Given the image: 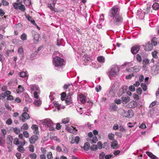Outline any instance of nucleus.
<instances>
[{
  "mask_svg": "<svg viewBox=\"0 0 159 159\" xmlns=\"http://www.w3.org/2000/svg\"><path fill=\"white\" fill-rule=\"evenodd\" d=\"M109 23L111 25H119L123 22V18L118 6L112 8L108 14Z\"/></svg>",
  "mask_w": 159,
  "mask_h": 159,
  "instance_id": "nucleus-1",
  "label": "nucleus"
},
{
  "mask_svg": "<svg viewBox=\"0 0 159 159\" xmlns=\"http://www.w3.org/2000/svg\"><path fill=\"white\" fill-rule=\"evenodd\" d=\"M119 70V69L117 66H112L108 73V75L110 78L111 79V77H116L117 75Z\"/></svg>",
  "mask_w": 159,
  "mask_h": 159,
  "instance_id": "nucleus-2",
  "label": "nucleus"
},
{
  "mask_svg": "<svg viewBox=\"0 0 159 159\" xmlns=\"http://www.w3.org/2000/svg\"><path fill=\"white\" fill-rule=\"evenodd\" d=\"M53 63L55 67H61L64 65V60L58 57H56L53 58Z\"/></svg>",
  "mask_w": 159,
  "mask_h": 159,
  "instance_id": "nucleus-3",
  "label": "nucleus"
},
{
  "mask_svg": "<svg viewBox=\"0 0 159 159\" xmlns=\"http://www.w3.org/2000/svg\"><path fill=\"white\" fill-rule=\"evenodd\" d=\"M42 124L45 126L49 127L50 130L54 131L55 130V128L53 126V123L50 119L47 118L44 119L42 122Z\"/></svg>",
  "mask_w": 159,
  "mask_h": 159,
  "instance_id": "nucleus-4",
  "label": "nucleus"
},
{
  "mask_svg": "<svg viewBox=\"0 0 159 159\" xmlns=\"http://www.w3.org/2000/svg\"><path fill=\"white\" fill-rule=\"evenodd\" d=\"M22 1L19 2L18 3H13V6L14 8L17 10H19L22 11H25V8L24 5L22 4Z\"/></svg>",
  "mask_w": 159,
  "mask_h": 159,
  "instance_id": "nucleus-5",
  "label": "nucleus"
},
{
  "mask_svg": "<svg viewBox=\"0 0 159 159\" xmlns=\"http://www.w3.org/2000/svg\"><path fill=\"white\" fill-rule=\"evenodd\" d=\"M36 134L33 135L29 139V142L31 144H34L39 139V137Z\"/></svg>",
  "mask_w": 159,
  "mask_h": 159,
  "instance_id": "nucleus-6",
  "label": "nucleus"
},
{
  "mask_svg": "<svg viewBox=\"0 0 159 159\" xmlns=\"http://www.w3.org/2000/svg\"><path fill=\"white\" fill-rule=\"evenodd\" d=\"M30 118L29 115L26 112L22 113V115L20 117V119L23 122L25 121V120H28Z\"/></svg>",
  "mask_w": 159,
  "mask_h": 159,
  "instance_id": "nucleus-7",
  "label": "nucleus"
},
{
  "mask_svg": "<svg viewBox=\"0 0 159 159\" xmlns=\"http://www.w3.org/2000/svg\"><path fill=\"white\" fill-rule=\"evenodd\" d=\"M119 112L121 116L127 118L130 117L129 111H125L124 109H121L120 110Z\"/></svg>",
  "mask_w": 159,
  "mask_h": 159,
  "instance_id": "nucleus-8",
  "label": "nucleus"
},
{
  "mask_svg": "<svg viewBox=\"0 0 159 159\" xmlns=\"http://www.w3.org/2000/svg\"><path fill=\"white\" fill-rule=\"evenodd\" d=\"M72 94V93L71 92H70L66 97L65 102L67 105H70L72 103V99L71 97Z\"/></svg>",
  "mask_w": 159,
  "mask_h": 159,
  "instance_id": "nucleus-9",
  "label": "nucleus"
},
{
  "mask_svg": "<svg viewBox=\"0 0 159 159\" xmlns=\"http://www.w3.org/2000/svg\"><path fill=\"white\" fill-rule=\"evenodd\" d=\"M13 143L17 145L24 146L26 143V142L25 140H24V142H20L18 138H16L14 139Z\"/></svg>",
  "mask_w": 159,
  "mask_h": 159,
  "instance_id": "nucleus-10",
  "label": "nucleus"
},
{
  "mask_svg": "<svg viewBox=\"0 0 159 159\" xmlns=\"http://www.w3.org/2000/svg\"><path fill=\"white\" fill-rule=\"evenodd\" d=\"M66 129L68 132L74 134H76L77 130L73 127H71L69 126H66Z\"/></svg>",
  "mask_w": 159,
  "mask_h": 159,
  "instance_id": "nucleus-11",
  "label": "nucleus"
},
{
  "mask_svg": "<svg viewBox=\"0 0 159 159\" xmlns=\"http://www.w3.org/2000/svg\"><path fill=\"white\" fill-rule=\"evenodd\" d=\"M32 36L34 40V42L35 43L39 41V35L38 33L34 31H32Z\"/></svg>",
  "mask_w": 159,
  "mask_h": 159,
  "instance_id": "nucleus-12",
  "label": "nucleus"
},
{
  "mask_svg": "<svg viewBox=\"0 0 159 159\" xmlns=\"http://www.w3.org/2000/svg\"><path fill=\"white\" fill-rule=\"evenodd\" d=\"M152 44L150 42H148L146 44L144 49L145 51H148L151 50L153 48Z\"/></svg>",
  "mask_w": 159,
  "mask_h": 159,
  "instance_id": "nucleus-13",
  "label": "nucleus"
},
{
  "mask_svg": "<svg viewBox=\"0 0 159 159\" xmlns=\"http://www.w3.org/2000/svg\"><path fill=\"white\" fill-rule=\"evenodd\" d=\"M78 100L81 103L84 104L86 102V97L83 94H81L78 97Z\"/></svg>",
  "mask_w": 159,
  "mask_h": 159,
  "instance_id": "nucleus-14",
  "label": "nucleus"
},
{
  "mask_svg": "<svg viewBox=\"0 0 159 159\" xmlns=\"http://www.w3.org/2000/svg\"><path fill=\"white\" fill-rule=\"evenodd\" d=\"M139 46L135 45L131 48V51L133 54H135L139 52Z\"/></svg>",
  "mask_w": 159,
  "mask_h": 159,
  "instance_id": "nucleus-15",
  "label": "nucleus"
},
{
  "mask_svg": "<svg viewBox=\"0 0 159 159\" xmlns=\"http://www.w3.org/2000/svg\"><path fill=\"white\" fill-rule=\"evenodd\" d=\"M155 2L152 5V9L155 10H157L159 9L158 0H154Z\"/></svg>",
  "mask_w": 159,
  "mask_h": 159,
  "instance_id": "nucleus-16",
  "label": "nucleus"
},
{
  "mask_svg": "<svg viewBox=\"0 0 159 159\" xmlns=\"http://www.w3.org/2000/svg\"><path fill=\"white\" fill-rule=\"evenodd\" d=\"M12 137L11 135H8L7 139V142L8 144V147H10L12 145Z\"/></svg>",
  "mask_w": 159,
  "mask_h": 159,
  "instance_id": "nucleus-17",
  "label": "nucleus"
},
{
  "mask_svg": "<svg viewBox=\"0 0 159 159\" xmlns=\"http://www.w3.org/2000/svg\"><path fill=\"white\" fill-rule=\"evenodd\" d=\"M111 147L113 149H117L119 147V146L118 144V143L116 140H114L111 143Z\"/></svg>",
  "mask_w": 159,
  "mask_h": 159,
  "instance_id": "nucleus-18",
  "label": "nucleus"
},
{
  "mask_svg": "<svg viewBox=\"0 0 159 159\" xmlns=\"http://www.w3.org/2000/svg\"><path fill=\"white\" fill-rule=\"evenodd\" d=\"M31 128L34 130V134H39L38 126L36 125H33L31 126Z\"/></svg>",
  "mask_w": 159,
  "mask_h": 159,
  "instance_id": "nucleus-19",
  "label": "nucleus"
},
{
  "mask_svg": "<svg viewBox=\"0 0 159 159\" xmlns=\"http://www.w3.org/2000/svg\"><path fill=\"white\" fill-rule=\"evenodd\" d=\"M30 88L31 92L36 91H39V86L35 84L31 85Z\"/></svg>",
  "mask_w": 159,
  "mask_h": 159,
  "instance_id": "nucleus-20",
  "label": "nucleus"
},
{
  "mask_svg": "<svg viewBox=\"0 0 159 159\" xmlns=\"http://www.w3.org/2000/svg\"><path fill=\"white\" fill-rule=\"evenodd\" d=\"M5 137L4 135H2V134H0V145L3 146L5 143V141L4 140Z\"/></svg>",
  "mask_w": 159,
  "mask_h": 159,
  "instance_id": "nucleus-21",
  "label": "nucleus"
},
{
  "mask_svg": "<svg viewBox=\"0 0 159 159\" xmlns=\"http://www.w3.org/2000/svg\"><path fill=\"white\" fill-rule=\"evenodd\" d=\"M73 87V85L71 84H64L63 88L64 90L69 89L70 91V89H72Z\"/></svg>",
  "mask_w": 159,
  "mask_h": 159,
  "instance_id": "nucleus-22",
  "label": "nucleus"
},
{
  "mask_svg": "<svg viewBox=\"0 0 159 159\" xmlns=\"http://www.w3.org/2000/svg\"><path fill=\"white\" fill-rule=\"evenodd\" d=\"M25 16L27 19L29 21H30L32 24H35V21L33 20L31 16H30L29 15H26V14H25Z\"/></svg>",
  "mask_w": 159,
  "mask_h": 159,
  "instance_id": "nucleus-23",
  "label": "nucleus"
},
{
  "mask_svg": "<svg viewBox=\"0 0 159 159\" xmlns=\"http://www.w3.org/2000/svg\"><path fill=\"white\" fill-rule=\"evenodd\" d=\"M121 99L123 101V104H126L130 100V98L129 97H123Z\"/></svg>",
  "mask_w": 159,
  "mask_h": 159,
  "instance_id": "nucleus-24",
  "label": "nucleus"
},
{
  "mask_svg": "<svg viewBox=\"0 0 159 159\" xmlns=\"http://www.w3.org/2000/svg\"><path fill=\"white\" fill-rule=\"evenodd\" d=\"M18 52L20 56L23 57L24 56V51L22 47H20L18 48Z\"/></svg>",
  "mask_w": 159,
  "mask_h": 159,
  "instance_id": "nucleus-25",
  "label": "nucleus"
},
{
  "mask_svg": "<svg viewBox=\"0 0 159 159\" xmlns=\"http://www.w3.org/2000/svg\"><path fill=\"white\" fill-rule=\"evenodd\" d=\"M146 153L147 155L151 158V159H157L156 157L154 155H153L151 152H149L147 151Z\"/></svg>",
  "mask_w": 159,
  "mask_h": 159,
  "instance_id": "nucleus-26",
  "label": "nucleus"
},
{
  "mask_svg": "<svg viewBox=\"0 0 159 159\" xmlns=\"http://www.w3.org/2000/svg\"><path fill=\"white\" fill-rule=\"evenodd\" d=\"M129 105L131 108H135L137 106V103L134 101H132L129 103Z\"/></svg>",
  "mask_w": 159,
  "mask_h": 159,
  "instance_id": "nucleus-27",
  "label": "nucleus"
},
{
  "mask_svg": "<svg viewBox=\"0 0 159 159\" xmlns=\"http://www.w3.org/2000/svg\"><path fill=\"white\" fill-rule=\"evenodd\" d=\"M158 41V39L156 37L153 38L151 41V43L152 44V45L155 46L157 44V42Z\"/></svg>",
  "mask_w": 159,
  "mask_h": 159,
  "instance_id": "nucleus-28",
  "label": "nucleus"
},
{
  "mask_svg": "<svg viewBox=\"0 0 159 159\" xmlns=\"http://www.w3.org/2000/svg\"><path fill=\"white\" fill-rule=\"evenodd\" d=\"M127 89V86L126 85L123 86L120 90V91L121 92V94H124L126 91Z\"/></svg>",
  "mask_w": 159,
  "mask_h": 159,
  "instance_id": "nucleus-29",
  "label": "nucleus"
},
{
  "mask_svg": "<svg viewBox=\"0 0 159 159\" xmlns=\"http://www.w3.org/2000/svg\"><path fill=\"white\" fill-rule=\"evenodd\" d=\"M29 128V127L26 123H24V125L20 128V129L21 131L25 130H27Z\"/></svg>",
  "mask_w": 159,
  "mask_h": 159,
  "instance_id": "nucleus-30",
  "label": "nucleus"
},
{
  "mask_svg": "<svg viewBox=\"0 0 159 159\" xmlns=\"http://www.w3.org/2000/svg\"><path fill=\"white\" fill-rule=\"evenodd\" d=\"M34 104L36 107L40 106L42 104V102L40 100H35L34 101Z\"/></svg>",
  "mask_w": 159,
  "mask_h": 159,
  "instance_id": "nucleus-31",
  "label": "nucleus"
},
{
  "mask_svg": "<svg viewBox=\"0 0 159 159\" xmlns=\"http://www.w3.org/2000/svg\"><path fill=\"white\" fill-rule=\"evenodd\" d=\"M22 146H23L19 145L17 148L18 151L21 153H24L25 151V149Z\"/></svg>",
  "mask_w": 159,
  "mask_h": 159,
  "instance_id": "nucleus-32",
  "label": "nucleus"
},
{
  "mask_svg": "<svg viewBox=\"0 0 159 159\" xmlns=\"http://www.w3.org/2000/svg\"><path fill=\"white\" fill-rule=\"evenodd\" d=\"M90 148V144L89 143L86 142L84 144V149L85 150L88 151Z\"/></svg>",
  "mask_w": 159,
  "mask_h": 159,
  "instance_id": "nucleus-33",
  "label": "nucleus"
},
{
  "mask_svg": "<svg viewBox=\"0 0 159 159\" xmlns=\"http://www.w3.org/2000/svg\"><path fill=\"white\" fill-rule=\"evenodd\" d=\"M117 107L114 103L111 104V110L113 111H116L117 110Z\"/></svg>",
  "mask_w": 159,
  "mask_h": 159,
  "instance_id": "nucleus-34",
  "label": "nucleus"
},
{
  "mask_svg": "<svg viewBox=\"0 0 159 159\" xmlns=\"http://www.w3.org/2000/svg\"><path fill=\"white\" fill-rule=\"evenodd\" d=\"M126 70L128 72H130L131 71H134L135 70H136L137 71H139L138 69H137V66H135L133 67L130 68L129 69H127Z\"/></svg>",
  "mask_w": 159,
  "mask_h": 159,
  "instance_id": "nucleus-35",
  "label": "nucleus"
},
{
  "mask_svg": "<svg viewBox=\"0 0 159 159\" xmlns=\"http://www.w3.org/2000/svg\"><path fill=\"white\" fill-rule=\"evenodd\" d=\"M114 136L115 135L114 134L112 133H111L108 134V139L110 140H113V141L114 140H115L114 139Z\"/></svg>",
  "mask_w": 159,
  "mask_h": 159,
  "instance_id": "nucleus-36",
  "label": "nucleus"
},
{
  "mask_svg": "<svg viewBox=\"0 0 159 159\" xmlns=\"http://www.w3.org/2000/svg\"><path fill=\"white\" fill-rule=\"evenodd\" d=\"M98 60L100 62L104 63L105 62L104 57L102 56L98 57Z\"/></svg>",
  "mask_w": 159,
  "mask_h": 159,
  "instance_id": "nucleus-37",
  "label": "nucleus"
},
{
  "mask_svg": "<svg viewBox=\"0 0 159 159\" xmlns=\"http://www.w3.org/2000/svg\"><path fill=\"white\" fill-rule=\"evenodd\" d=\"M48 7L50 8L51 10L56 11H55L56 9L55 7V6L54 5H52V4L48 3Z\"/></svg>",
  "mask_w": 159,
  "mask_h": 159,
  "instance_id": "nucleus-38",
  "label": "nucleus"
},
{
  "mask_svg": "<svg viewBox=\"0 0 159 159\" xmlns=\"http://www.w3.org/2000/svg\"><path fill=\"white\" fill-rule=\"evenodd\" d=\"M20 77L22 78H25L27 76V74L26 72H22L19 73Z\"/></svg>",
  "mask_w": 159,
  "mask_h": 159,
  "instance_id": "nucleus-39",
  "label": "nucleus"
},
{
  "mask_svg": "<svg viewBox=\"0 0 159 159\" xmlns=\"http://www.w3.org/2000/svg\"><path fill=\"white\" fill-rule=\"evenodd\" d=\"M27 36L26 34L25 33L23 34L20 36V39L23 41L27 39Z\"/></svg>",
  "mask_w": 159,
  "mask_h": 159,
  "instance_id": "nucleus-40",
  "label": "nucleus"
},
{
  "mask_svg": "<svg viewBox=\"0 0 159 159\" xmlns=\"http://www.w3.org/2000/svg\"><path fill=\"white\" fill-rule=\"evenodd\" d=\"M21 129L17 127H15L13 129L14 132L16 134H19L20 133Z\"/></svg>",
  "mask_w": 159,
  "mask_h": 159,
  "instance_id": "nucleus-41",
  "label": "nucleus"
},
{
  "mask_svg": "<svg viewBox=\"0 0 159 159\" xmlns=\"http://www.w3.org/2000/svg\"><path fill=\"white\" fill-rule=\"evenodd\" d=\"M149 63V61L148 59H144L143 60V65H148Z\"/></svg>",
  "mask_w": 159,
  "mask_h": 159,
  "instance_id": "nucleus-42",
  "label": "nucleus"
},
{
  "mask_svg": "<svg viewBox=\"0 0 159 159\" xmlns=\"http://www.w3.org/2000/svg\"><path fill=\"white\" fill-rule=\"evenodd\" d=\"M69 119L68 118H64L61 121L62 123L66 124L68 123L69 122Z\"/></svg>",
  "mask_w": 159,
  "mask_h": 159,
  "instance_id": "nucleus-43",
  "label": "nucleus"
},
{
  "mask_svg": "<svg viewBox=\"0 0 159 159\" xmlns=\"http://www.w3.org/2000/svg\"><path fill=\"white\" fill-rule=\"evenodd\" d=\"M24 91V88L20 85H19L18 87V93H20Z\"/></svg>",
  "mask_w": 159,
  "mask_h": 159,
  "instance_id": "nucleus-44",
  "label": "nucleus"
},
{
  "mask_svg": "<svg viewBox=\"0 0 159 159\" xmlns=\"http://www.w3.org/2000/svg\"><path fill=\"white\" fill-rule=\"evenodd\" d=\"M40 93V91H39L38 92L34 91V98L36 99H38L39 98V93Z\"/></svg>",
  "mask_w": 159,
  "mask_h": 159,
  "instance_id": "nucleus-45",
  "label": "nucleus"
},
{
  "mask_svg": "<svg viewBox=\"0 0 159 159\" xmlns=\"http://www.w3.org/2000/svg\"><path fill=\"white\" fill-rule=\"evenodd\" d=\"M83 60L85 61H89L91 60V59L90 57H88L86 56H84L82 58Z\"/></svg>",
  "mask_w": 159,
  "mask_h": 159,
  "instance_id": "nucleus-46",
  "label": "nucleus"
},
{
  "mask_svg": "<svg viewBox=\"0 0 159 159\" xmlns=\"http://www.w3.org/2000/svg\"><path fill=\"white\" fill-rule=\"evenodd\" d=\"M66 93L65 92H62L61 94V100L62 101H64L66 97Z\"/></svg>",
  "mask_w": 159,
  "mask_h": 159,
  "instance_id": "nucleus-47",
  "label": "nucleus"
},
{
  "mask_svg": "<svg viewBox=\"0 0 159 159\" xmlns=\"http://www.w3.org/2000/svg\"><path fill=\"white\" fill-rule=\"evenodd\" d=\"M23 1L26 6H29L31 3L30 0H23Z\"/></svg>",
  "mask_w": 159,
  "mask_h": 159,
  "instance_id": "nucleus-48",
  "label": "nucleus"
},
{
  "mask_svg": "<svg viewBox=\"0 0 159 159\" xmlns=\"http://www.w3.org/2000/svg\"><path fill=\"white\" fill-rule=\"evenodd\" d=\"M29 156L32 159H36L37 157V155L34 153L30 154Z\"/></svg>",
  "mask_w": 159,
  "mask_h": 159,
  "instance_id": "nucleus-49",
  "label": "nucleus"
},
{
  "mask_svg": "<svg viewBox=\"0 0 159 159\" xmlns=\"http://www.w3.org/2000/svg\"><path fill=\"white\" fill-rule=\"evenodd\" d=\"M91 150L93 151H95L97 149V146L96 145H93L90 147Z\"/></svg>",
  "mask_w": 159,
  "mask_h": 159,
  "instance_id": "nucleus-50",
  "label": "nucleus"
},
{
  "mask_svg": "<svg viewBox=\"0 0 159 159\" xmlns=\"http://www.w3.org/2000/svg\"><path fill=\"white\" fill-rule=\"evenodd\" d=\"M23 135L26 138H28L29 137V134L28 131H24L23 132Z\"/></svg>",
  "mask_w": 159,
  "mask_h": 159,
  "instance_id": "nucleus-51",
  "label": "nucleus"
},
{
  "mask_svg": "<svg viewBox=\"0 0 159 159\" xmlns=\"http://www.w3.org/2000/svg\"><path fill=\"white\" fill-rule=\"evenodd\" d=\"M136 58L139 62H141L142 59L140 55L139 54H138L136 56Z\"/></svg>",
  "mask_w": 159,
  "mask_h": 159,
  "instance_id": "nucleus-52",
  "label": "nucleus"
},
{
  "mask_svg": "<svg viewBox=\"0 0 159 159\" xmlns=\"http://www.w3.org/2000/svg\"><path fill=\"white\" fill-rule=\"evenodd\" d=\"M47 157L48 159H51L53 157L52 153L51 152H49L47 153Z\"/></svg>",
  "mask_w": 159,
  "mask_h": 159,
  "instance_id": "nucleus-53",
  "label": "nucleus"
},
{
  "mask_svg": "<svg viewBox=\"0 0 159 159\" xmlns=\"http://www.w3.org/2000/svg\"><path fill=\"white\" fill-rule=\"evenodd\" d=\"M141 87L143 88V90L144 91H146L147 89V87L145 84L142 83L141 84Z\"/></svg>",
  "mask_w": 159,
  "mask_h": 159,
  "instance_id": "nucleus-54",
  "label": "nucleus"
},
{
  "mask_svg": "<svg viewBox=\"0 0 159 159\" xmlns=\"http://www.w3.org/2000/svg\"><path fill=\"white\" fill-rule=\"evenodd\" d=\"M129 89L131 92H134L135 90V88L134 85H131L129 87Z\"/></svg>",
  "mask_w": 159,
  "mask_h": 159,
  "instance_id": "nucleus-55",
  "label": "nucleus"
},
{
  "mask_svg": "<svg viewBox=\"0 0 159 159\" xmlns=\"http://www.w3.org/2000/svg\"><path fill=\"white\" fill-rule=\"evenodd\" d=\"M98 140L97 137L96 136H94L92 140V142L93 143H96Z\"/></svg>",
  "mask_w": 159,
  "mask_h": 159,
  "instance_id": "nucleus-56",
  "label": "nucleus"
},
{
  "mask_svg": "<svg viewBox=\"0 0 159 159\" xmlns=\"http://www.w3.org/2000/svg\"><path fill=\"white\" fill-rule=\"evenodd\" d=\"M5 107L8 110L11 111V107L9 106L8 103H6L5 104Z\"/></svg>",
  "mask_w": 159,
  "mask_h": 159,
  "instance_id": "nucleus-57",
  "label": "nucleus"
},
{
  "mask_svg": "<svg viewBox=\"0 0 159 159\" xmlns=\"http://www.w3.org/2000/svg\"><path fill=\"white\" fill-rule=\"evenodd\" d=\"M105 156V154L104 152H102L100 153L99 156V158L100 159H103Z\"/></svg>",
  "mask_w": 159,
  "mask_h": 159,
  "instance_id": "nucleus-58",
  "label": "nucleus"
},
{
  "mask_svg": "<svg viewBox=\"0 0 159 159\" xmlns=\"http://www.w3.org/2000/svg\"><path fill=\"white\" fill-rule=\"evenodd\" d=\"M29 150L32 152H33L34 150V147L33 145H30L29 146Z\"/></svg>",
  "mask_w": 159,
  "mask_h": 159,
  "instance_id": "nucleus-59",
  "label": "nucleus"
},
{
  "mask_svg": "<svg viewBox=\"0 0 159 159\" xmlns=\"http://www.w3.org/2000/svg\"><path fill=\"white\" fill-rule=\"evenodd\" d=\"M54 106L56 107H58V108H57L58 110H59V108H60V105L57 102H54Z\"/></svg>",
  "mask_w": 159,
  "mask_h": 159,
  "instance_id": "nucleus-60",
  "label": "nucleus"
},
{
  "mask_svg": "<svg viewBox=\"0 0 159 159\" xmlns=\"http://www.w3.org/2000/svg\"><path fill=\"white\" fill-rule=\"evenodd\" d=\"M136 91L137 93H138L139 95H141L142 94V90L140 88H138L137 89Z\"/></svg>",
  "mask_w": 159,
  "mask_h": 159,
  "instance_id": "nucleus-61",
  "label": "nucleus"
},
{
  "mask_svg": "<svg viewBox=\"0 0 159 159\" xmlns=\"http://www.w3.org/2000/svg\"><path fill=\"white\" fill-rule=\"evenodd\" d=\"M80 139L79 137L78 136H76L74 139L75 142L77 144L80 141Z\"/></svg>",
  "mask_w": 159,
  "mask_h": 159,
  "instance_id": "nucleus-62",
  "label": "nucleus"
},
{
  "mask_svg": "<svg viewBox=\"0 0 159 159\" xmlns=\"http://www.w3.org/2000/svg\"><path fill=\"white\" fill-rule=\"evenodd\" d=\"M25 98H26L25 101L29 102H32L31 99L29 98L28 95L26 96H25Z\"/></svg>",
  "mask_w": 159,
  "mask_h": 159,
  "instance_id": "nucleus-63",
  "label": "nucleus"
},
{
  "mask_svg": "<svg viewBox=\"0 0 159 159\" xmlns=\"http://www.w3.org/2000/svg\"><path fill=\"white\" fill-rule=\"evenodd\" d=\"M2 4L3 6H7L9 5V3L5 0L2 1Z\"/></svg>",
  "mask_w": 159,
  "mask_h": 159,
  "instance_id": "nucleus-64",
  "label": "nucleus"
}]
</instances>
